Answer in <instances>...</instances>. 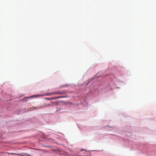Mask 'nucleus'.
Segmentation results:
<instances>
[{
  "label": "nucleus",
  "instance_id": "nucleus-1",
  "mask_svg": "<svg viewBox=\"0 0 156 156\" xmlns=\"http://www.w3.org/2000/svg\"><path fill=\"white\" fill-rule=\"evenodd\" d=\"M60 94L59 91H55L48 94V95H50L51 94Z\"/></svg>",
  "mask_w": 156,
  "mask_h": 156
},
{
  "label": "nucleus",
  "instance_id": "nucleus-2",
  "mask_svg": "<svg viewBox=\"0 0 156 156\" xmlns=\"http://www.w3.org/2000/svg\"><path fill=\"white\" fill-rule=\"evenodd\" d=\"M66 92L67 91H66L65 90H63L60 91H59L60 94H65Z\"/></svg>",
  "mask_w": 156,
  "mask_h": 156
},
{
  "label": "nucleus",
  "instance_id": "nucleus-3",
  "mask_svg": "<svg viewBox=\"0 0 156 156\" xmlns=\"http://www.w3.org/2000/svg\"><path fill=\"white\" fill-rule=\"evenodd\" d=\"M65 97H62V96H58L57 97H56L55 98L57 99L58 98H64Z\"/></svg>",
  "mask_w": 156,
  "mask_h": 156
},
{
  "label": "nucleus",
  "instance_id": "nucleus-4",
  "mask_svg": "<svg viewBox=\"0 0 156 156\" xmlns=\"http://www.w3.org/2000/svg\"><path fill=\"white\" fill-rule=\"evenodd\" d=\"M44 107V106H41V107H38L37 108V109H39V108H43V107Z\"/></svg>",
  "mask_w": 156,
  "mask_h": 156
},
{
  "label": "nucleus",
  "instance_id": "nucleus-5",
  "mask_svg": "<svg viewBox=\"0 0 156 156\" xmlns=\"http://www.w3.org/2000/svg\"><path fill=\"white\" fill-rule=\"evenodd\" d=\"M30 98V97H27V98Z\"/></svg>",
  "mask_w": 156,
  "mask_h": 156
}]
</instances>
